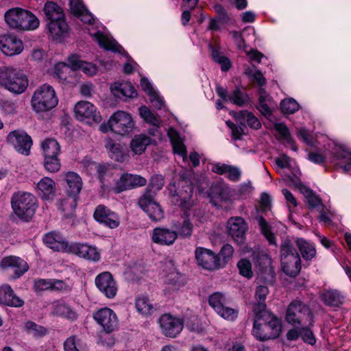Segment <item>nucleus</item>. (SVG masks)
Here are the masks:
<instances>
[{
  "label": "nucleus",
  "mask_w": 351,
  "mask_h": 351,
  "mask_svg": "<svg viewBox=\"0 0 351 351\" xmlns=\"http://www.w3.org/2000/svg\"><path fill=\"white\" fill-rule=\"evenodd\" d=\"M287 180L291 183V185L296 188H298L300 190V191L306 198L307 202H308L311 206L318 207L319 208H320L321 206H322L321 204L320 199L318 198V197L316 196L310 189L302 184L300 180L297 178L296 176H294V177L288 176Z\"/></svg>",
  "instance_id": "nucleus-30"
},
{
  "label": "nucleus",
  "mask_w": 351,
  "mask_h": 351,
  "mask_svg": "<svg viewBox=\"0 0 351 351\" xmlns=\"http://www.w3.org/2000/svg\"><path fill=\"white\" fill-rule=\"evenodd\" d=\"M0 303L14 307H21L24 304V301L16 295L11 287L3 285L0 287Z\"/></svg>",
  "instance_id": "nucleus-29"
},
{
  "label": "nucleus",
  "mask_w": 351,
  "mask_h": 351,
  "mask_svg": "<svg viewBox=\"0 0 351 351\" xmlns=\"http://www.w3.org/2000/svg\"><path fill=\"white\" fill-rule=\"evenodd\" d=\"M6 23L12 28L34 30L40 25L38 19L31 12L19 8L10 9L5 14Z\"/></svg>",
  "instance_id": "nucleus-3"
},
{
  "label": "nucleus",
  "mask_w": 351,
  "mask_h": 351,
  "mask_svg": "<svg viewBox=\"0 0 351 351\" xmlns=\"http://www.w3.org/2000/svg\"><path fill=\"white\" fill-rule=\"evenodd\" d=\"M53 313L71 321L76 320L78 317L76 311L64 301H57L53 304Z\"/></svg>",
  "instance_id": "nucleus-34"
},
{
  "label": "nucleus",
  "mask_w": 351,
  "mask_h": 351,
  "mask_svg": "<svg viewBox=\"0 0 351 351\" xmlns=\"http://www.w3.org/2000/svg\"><path fill=\"white\" fill-rule=\"evenodd\" d=\"M93 217L97 222L112 229L117 228L120 224L118 215L103 204L96 207Z\"/></svg>",
  "instance_id": "nucleus-20"
},
{
  "label": "nucleus",
  "mask_w": 351,
  "mask_h": 351,
  "mask_svg": "<svg viewBox=\"0 0 351 351\" xmlns=\"http://www.w3.org/2000/svg\"><path fill=\"white\" fill-rule=\"evenodd\" d=\"M281 332V322L268 311L254 314L252 335L260 341L276 338Z\"/></svg>",
  "instance_id": "nucleus-1"
},
{
  "label": "nucleus",
  "mask_w": 351,
  "mask_h": 351,
  "mask_svg": "<svg viewBox=\"0 0 351 351\" xmlns=\"http://www.w3.org/2000/svg\"><path fill=\"white\" fill-rule=\"evenodd\" d=\"M25 329L27 333L36 337H43L47 333V328L31 321L25 323Z\"/></svg>",
  "instance_id": "nucleus-54"
},
{
  "label": "nucleus",
  "mask_w": 351,
  "mask_h": 351,
  "mask_svg": "<svg viewBox=\"0 0 351 351\" xmlns=\"http://www.w3.org/2000/svg\"><path fill=\"white\" fill-rule=\"evenodd\" d=\"M229 101L237 106H243L248 104L249 97L245 93L237 88L229 97Z\"/></svg>",
  "instance_id": "nucleus-55"
},
{
  "label": "nucleus",
  "mask_w": 351,
  "mask_h": 351,
  "mask_svg": "<svg viewBox=\"0 0 351 351\" xmlns=\"http://www.w3.org/2000/svg\"><path fill=\"white\" fill-rule=\"evenodd\" d=\"M97 288L106 298H114L117 293L118 287L112 275L108 271H104L98 274L95 279Z\"/></svg>",
  "instance_id": "nucleus-16"
},
{
  "label": "nucleus",
  "mask_w": 351,
  "mask_h": 351,
  "mask_svg": "<svg viewBox=\"0 0 351 351\" xmlns=\"http://www.w3.org/2000/svg\"><path fill=\"white\" fill-rule=\"evenodd\" d=\"M300 337L305 343L312 346L315 344L316 339L308 326L300 328Z\"/></svg>",
  "instance_id": "nucleus-64"
},
{
  "label": "nucleus",
  "mask_w": 351,
  "mask_h": 351,
  "mask_svg": "<svg viewBox=\"0 0 351 351\" xmlns=\"http://www.w3.org/2000/svg\"><path fill=\"white\" fill-rule=\"evenodd\" d=\"M258 221L261 227V232L268 241L269 243L276 246L277 242L276 237L271 232L270 226L266 222L265 219L262 217H260L258 218Z\"/></svg>",
  "instance_id": "nucleus-52"
},
{
  "label": "nucleus",
  "mask_w": 351,
  "mask_h": 351,
  "mask_svg": "<svg viewBox=\"0 0 351 351\" xmlns=\"http://www.w3.org/2000/svg\"><path fill=\"white\" fill-rule=\"evenodd\" d=\"M111 89L113 94L117 97H121V96L134 97L136 95V92L134 86L130 82L115 83L111 87Z\"/></svg>",
  "instance_id": "nucleus-41"
},
{
  "label": "nucleus",
  "mask_w": 351,
  "mask_h": 351,
  "mask_svg": "<svg viewBox=\"0 0 351 351\" xmlns=\"http://www.w3.org/2000/svg\"><path fill=\"white\" fill-rule=\"evenodd\" d=\"M75 117L81 121L90 123L91 121L99 122L101 116L96 107L90 102L81 101L77 102L74 108Z\"/></svg>",
  "instance_id": "nucleus-18"
},
{
  "label": "nucleus",
  "mask_w": 351,
  "mask_h": 351,
  "mask_svg": "<svg viewBox=\"0 0 351 351\" xmlns=\"http://www.w3.org/2000/svg\"><path fill=\"white\" fill-rule=\"evenodd\" d=\"M237 267L239 273L244 277L251 278L253 276V271L252 269V264L247 259L243 258L237 263Z\"/></svg>",
  "instance_id": "nucleus-61"
},
{
  "label": "nucleus",
  "mask_w": 351,
  "mask_h": 351,
  "mask_svg": "<svg viewBox=\"0 0 351 351\" xmlns=\"http://www.w3.org/2000/svg\"><path fill=\"white\" fill-rule=\"evenodd\" d=\"M176 234L178 237L182 238L189 239L193 235V224L191 220L186 217L185 218L177 227Z\"/></svg>",
  "instance_id": "nucleus-47"
},
{
  "label": "nucleus",
  "mask_w": 351,
  "mask_h": 351,
  "mask_svg": "<svg viewBox=\"0 0 351 351\" xmlns=\"http://www.w3.org/2000/svg\"><path fill=\"white\" fill-rule=\"evenodd\" d=\"M36 192L43 199H52L56 193V182L49 177H44L37 183Z\"/></svg>",
  "instance_id": "nucleus-27"
},
{
  "label": "nucleus",
  "mask_w": 351,
  "mask_h": 351,
  "mask_svg": "<svg viewBox=\"0 0 351 351\" xmlns=\"http://www.w3.org/2000/svg\"><path fill=\"white\" fill-rule=\"evenodd\" d=\"M158 323L163 335L169 337H176L183 329L184 322L182 319L170 314L162 315Z\"/></svg>",
  "instance_id": "nucleus-17"
},
{
  "label": "nucleus",
  "mask_w": 351,
  "mask_h": 351,
  "mask_svg": "<svg viewBox=\"0 0 351 351\" xmlns=\"http://www.w3.org/2000/svg\"><path fill=\"white\" fill-rule=\"evenodd\" d=\"M8 142L12 145L16 152L28 156L32 145V140L25 132L14 130L8 135Z\"/></svg>",
  "instance_id": "nucleus-13"
},
{
  "label": "nucleus",
  "mask_w": 351,
  "mask_h": 351,
  "mask_svg": "<svg viewBox=\"0 0 351 351\" xmlns=\"http://www.w3.org/2000/svg\"><path fill=\"white\" fill-rule=\"evenodd\" d=\"M235 117L241 124L243 125L244 121H246L250 128L256 130L260 128L261 125L259 120L252 112L247 110H241L235 113Z\"/></svg>",
  "instance_id": "nucleus-44"
},
{
  "label": "nucleus",
  "mask_w": 351,
  "mask_h": 351,
  "mask_svg": "<svg viewBox=\"0 0 351 351\" xmlns=\"http://www.w3.org/2000/svg\"><path fill=\"white\" fill-rule=\"evenodd\" d=\"M258 94V110L266 117L271 115V106L272 104V99L271 97L263 88H259Z\"/></svg>",
  "instance_id": "nucleus-40"
},
{
  "label": "nucleus",
  "mask_w": 351,
  "mask_h": 351,
  "mask_svg": "<svg viewBox=\"0 0 351 351\" xmlns=\"http://www.w3.org/2000/svg\"><path fill=\"white\" fill-rule=\"evenodd\" d=\"M216 313L224 319L230 322L236 320L238 317L237 309L226 306V305L223 306Z\"/></svg>",
  "instance_id": "nucleus-59"
},
{
  "label": "nucleus",
  "mask_w": 351,
  "mask_h": 351,
  "mask_svg": "<svg viewBox=\"0 0 351 351\" xmlns=\"http://www.w3.org/2000/svg\"><path fill=\"white\" fill-rule=\"evenodd\" d=\"M64 348L65 351H88L86 345L75 336H71L66 339Z\"/></svg>",
  "instance_id": "nucleus-48"
},
{
  "label": "nucleus",
  "mask_w": 351,
  "mask_h": 351,
  "mask_svg": "<svg viewBox=\"0 0 351 351\" xmlns=\"http://www.w3.org/2000/svg\"><path fill=\"white\" fill-rule=\"evenodd\" d=\"M267 265L261 269L258 280L269 284L275 280V272L271 266V261L267 258Z\"/></svg>",
  "instance_id": "nucleus-49"
},
{
  "label": "nucleus",
  "mask_w": 351,
  "mask_h": 351,
  "mask_svg": "<svg viewBox=\"0 0 351 351\" xmlns=\"http://www.w3.org/2000/svg\"><path fill=\"white\" fill-rule=\"evenodd\" d=\"M68 253L93 262H97L101 258L100 252L97 247L86 243H73L70 244Z\"/></svg>",
  "instance_id": "nucleus-14"
},
{
  "label": "nucleus",
  "mask_w": 351,
  "mask_h": 351,
  "mask_svg": "<svg viewBox=\"0 0 351 351\" xmlns=\"http://www.w3.org/2000/svg\"><path fill=\"white\" fill-rule=\"evenodd\" d=\"M135 306L137 311L145 315L149 314L153 308L152 304L145 296L138 297L136 299Z\"/></svg>",
  "instance_id": "nucleus-51"
},
{
  "label": "nucleus",
  "mask_w": 351,
  "mask_h": 351,
  "mask_svg": "<svg viewBox=\"0 0 351 351\" xmlns=\"http://www.w3.org/2000/svg\"><path fill=\"white\" fill-rule=\"evenodd\" d=\"M146 184L147 180L145 178L139 175L125 173L115 182L112 191L116 193H120L125 191L145 186Z\"/></svg>",
  "instance_id": "nucleus-12"
},
{
  "label": "nucleus",
  "mask_w": 351,
  "mask_h": 351,
  "mask_svg": "<svg viewBox=\"0 0 351 351\" xmlns=\"http://www.w3.org/2000/svg\"><path fill=\"white\" fill-rule=\"evenodd\" d=\"M332 162H337L346 173L351 172V151L342 145H335Z\"/></svg>",
  "instance_id": "nucleus-24"
},
{
  "label": "nucleus",
  "mask_w": 351,
  "mask_h": 351,
  "mask_svg": "<svg viewBox=\"0 0 351 351\" xmlns=\"http://www.w3.org/2000/svg\"><path fill=\"white\" fill-rule=\"evenodd\" d=\"M195 254L197 264L202 267L208 270H213L220 267L219 258L210 250L197 247Z\"/></svg>",
  "instance_id": "nucleus-19"
},
{
  "label": "nucleus",
  "mask_w": 351,
  "mask_h": 351,
  "mask_svg": "<svg viewBox=\"0 0 351 351\" xmlns=\"http://www.w3.org/2000/svg\"><path fill=\"white\" fill-rule=\"evenodd\" d=\"M280 262L282 271L291 277L297 276L301 269L300 257L291 242L284 240L280 245Z\"/></svg>",
  "instance_id": "nucleus-6"
},
{
  "label": "nucleus",
  "mask_w": 351,
  "mask_h": 351,
  "mask_svg": "<svg viewBox=\"0 0 351 351\" xmlns=\"http://www.w3.org/2000/svg\"><path fill=\"white\" fill-rule=\"evenodd\" d=\"M72 289V285L66 281L51 278V291L64 293L69 292Z\"/></svg>",
  "instance_id": "nucleus-62"
},
{
  "label": "nucleus",
  "mask_w": 351,
  "mask_h": 351,
  "mask_svg": "<svg viewBox=\"0 0 351 351\" xmlns=\"http://www.w3.org/2000/svg\"><path fill=\"white\" fill-rule=\"evenodd\" d=\"M139 114L141 117L149 124L158 126L160 123L159 117L145 106L139 108Z\"/></svg>",
  "instance_id": "nucleus-50"
},
{
  "label": "nucleus",
  "mask_w": 351,
  "mask_h": 351,
  "mask_svg": "<svg viewBox=\"0 0 351 351\" xmlns=\"http://www.w3.org/2000/svg\"><path fill=\"white\" fill-rule=\"evenodd\" d=\"M105 147L108 150L110 157L115 161L123 162L128 158L123 147L121 144L115 143L110 138H106Z\"/></svg>",
  "instance_id": "nucleus-35"
},
{
  "label": "nucleus",
  "mask_w": 351,
  "mask_h": 351,
  "mask_svg": "<svg viewBox=\"0 0 351 351\" xmlns=\"http://www.w3.org/2000/svg\"><path fill=\"white\" fill-rule=\"evenodd\" d=\"M153 242L161 245H171L178 239V234L176 230L166 228H156L152 234Z\"/></svg>",
  "instance_id": "nucleus-25"
},
{
  "label": "nucleus",
  "mask_w": 351,
  "mask_h": 351,
  "mask_svg": "<svg viewBox=\"0 0 351 351\" xmlns=\"http://www.w3.org/2000/svg\"><path fill=\"white\" fill-rule=\"evenodd\" d=\"M43 241L49 248L55 251H62L68 253L70 244L64 237L58 232H50L43 237Z\"/></svg>",
  "instance_id": "nucleus-26"
},
{
  "label": "nucleus",
  "mask_w": 351,
  "mask_h": 351,
  "mask_svg": "<svg viewBox=\"0 0 351 351\" xmlns=\"http://www.w3.org/2000/svg\"><path fill=\"white\" fill-rule=\"evenodd\" d=\"M41 148L44 157L59 156L60 146L53 138H47L41 143Z\"/></svg>",
  "instance_id": "nucleus-43"
},
{
  "label": "nucleus",
  "mask_w": 351,
  "mask_h": 351,
  "mask_svg": "<svg viewBox=\"0 0 351 351\" xmlns=\"http://www.w3.org/2000/svg\"><path fill=\"white\" fill-rule=\"evenodd\" d=\"M93 318L107 333L117 328L118 319L116 313L110 308L104 307L97 311L93 314Z\"/></svg>",
  "instance_id": "nucleus-15"
},
{
  "label": "nucleus",
  "mask_w": 351,
  "mask_h": 351,
  "mask_svg": "<svg viewBox=\"0 0 351 351\" xmlns=\"http://www.w3.org/2000/svg\"><path fill=\"white\" fill-rule=\"evenodd\" d=\"M48 30L53 40H59L64 38L69 32L68 25L65 21L64 17L49 21Z\"/></svg>",
  "instance_id": "nucleus-32"
},
{
  "label": "nucleus",
  "mask_w": 351,
  "mask_h": 351,
  "mask_svg": "<svg viewBox=\"0 0 351 351\" xmlns=\"http://www.w3.org/2000/svg\"><path fill=\"white\" fill-rule=\"evenodd\" d=\"M245 73L249 77H253L254 82L260 86V88L265 84L266 80L263 73L260 71L256 70V68H248L245 70Z\"/></svg>",
  "instance_id": "nucleus-63"
},
{
  "label": "nucleus",
  "mask_w": 351,
  "mask_h": 351,
  "mask_svg": "<svg viewBox=\"0 0 351 351\" xmlns=\"http://www.w3.org/2000/svg\"><path fill=\"white\" fill-rule=\"evenodd\" d=\"M68 62L73 71L81 70L88 76L95 75L98 71V68L95 64L82 60L75 55L69 56Z\"/></svg>",
  "instance_id": "nucleus-31"
},
{
  "label": "nucleus",
  "mask_w": 351,
  "mask_h": 351,
  "mask_svg": "<svg viewBox=\"0 0 351 351\" xmlns=\"http://www.w3.org/2000/svg\"><path fill=\"white\" fill-rule=\"evenodd\" d=\"M171 140L173 152L180 156L184 161L187 160L186 148L178 132L173 128H169L167 132Z\"/></svg>",
  "instance_id": "nucleus-36"
},
{
  "label": "nucleus",
  "mask_w": 351,
  "mask_h": 351,
  "mask_svg": "<svg viewBox=\"0 0 351 351\" xmlns=\"http://www.w3.org/2000/svg\"><path fill=\"white\" fill-rule=\"evenodd\" d=\"M110 125L112 132L124 136L133 131L135 122L128 112L117 110L110 116Z\"/></svg>",
  "instance_id": "nucleus-8"
},
{
  "label": "nucleus",
  "mask_w": 351,
  "mask_h": 351,
  "mask_svg": "<svg viewBox=\"0 0 351 351\" xmlns=\"http://www.w3.org/2000/svg\"><path fill=\"white\" fill-rule=\"evenodd\" d=\"M151 143V138L145 134H137L131 140L130 146L134 154H142Z\"/></svg>",
  "instance_id": "nucleus-38"
},
{
  "label": "nucleus",
  "mask_w": 351,
  "mask_h": 351,
  "mask_svg": "<svg viewBox=\"0 0 351 351\" xmlns=\"http://www.w3.org/2000/svg\"><path fill=\"white\" fill-rule=\"evenodd\" d=\"M169 190L173 204H178L186 209H189L193 206V201L191 200L193 188L191 185L187 184L184 190L178 191L176 189L175 184H172L169 186Z\"/></svg>",
  "instance_id": "nucleus-22"
},
{
  "label": "nucleus",
  "mask_w": 351,
  "mask_h": 351,
  "mask_svg": "<svg viewBox=\"0 0 351 351\" xmlns=\"http://www.w3.org/2000/svg\"><path fill=\"white\" fill-rule=\"evenodd\" d=\"M322 300L328 306H339L343 304L344 298L337 290H329L322 293Z\"/></svg>",
  "instance_id": "nucleus-45"
},
{
  "label": "nucleus",
  "mask_w": 351,
  "mask_h": 351,
  "mask_svg": "<svg viewBox=\"0 0 351 351\" xmlns=\"http://www.w3.org/2000/svg\"><path fill=\"white\" fill-rule=\"evenodd\" d=\"M70 65H66L63 62H58L55 65L54 75L62 82H69L68 74L71 71Z\"/></svg>",
  "instance_id": "nucleus-53"
},
{
  "label": "nucleus",
  "mask_w": 351,
  "mask_h": 351,
  "mask_svg": "<svg viewBox=\"0 0 351 351\" xmlns=\"http://www.w3.org/2000/svg\"><path fill=\"white\" fill-rule=\"evenodd\" d=\"M0 269L5 272H12L11 279L21 277L29 269L28 264L21 258L16 256L3 257L0 261Z\"/></svg>",
  "instance_id": "nucleus-10"
},
{
  "label": "nucleus",
  "mask_w": 351,
  "mask_h": 351,
  "mask_svg": "<svg viewBox=\"0 0 351 351\" xmlns=\"http://www.w3.org/2000/svg\"><path fill=\"white\" fill-rule=\"evenodd\" d=\"M44 12L49 21L64 17L63 10L56 3L49 1L44 7Z\"/></svg>",
  "instance_id": "nucleus-46"
},
{
  "label": "nucleus",
  "mask_w": 351,
  "mask_h": 351,
  "mask_svg": "<svg viewBox=\"0 0 351 351\" xmlns=\"http://www.w3.org/2000/svg\"><path fill=\"white\" fill-rule=\"evenodd\" d=\"M70 10L72 14L78 17L84 23L93 24L95 19L87 10L82 0H70Z\"/></svg>",
  "instance_id": "nucleus-33"
},
{
  "label": "nucleus",
  "mask_w": 351,
  "mask_h": 351,
  "mask_svg": "<svg viewBox=\"0 0 351 351\" xmlns=\"http://www.w3.org/2000/svg\"><path fill=\"white\" fill-rule=\"evenodd\" d=\"M138 206L152 221H160L164 218L161 206L155 200L154 194L146 190L138 199Z\"/></svg>",
  "instance_id": "nucleus-9"
},
{
  "label": "nucleus",
  "mask_w": 351,
  "mask_h": 351,
  "mask_svg": "<svg viewBox=\"0 0 351 351\" xmlns=\"http://www.w3.org/2000/svg\"><path fill=\"white\" fill-rule=\"evenodd\" d=\"M165 282L173 289H178L184 285L182 275L176 271L169 274L166 277Z\"/></svg>",
  "instance_id": "nucleus-60"
},
{
  "label": "nucleus",
  "mask_w": 351,
  "mask_h": 351,
  "mask_svg": "<svg viewBox=\"0 0 351 351\" xmlns=\"http://www.w3.org/2000/svg\"><path fill=\"white\" fill-rule=\"evenodd\" d=\"M58 104V99L54 88L47 84L38 87L31 99L32 108L36 112L49 111L55 108Z\"/></svg>",
  "instance_id": "nucleus-5"
},
{
  "label": "nucleus",
  "mask_w": 351,
  "mask_h": 351,
  "mask_svg": "<svg viewBox=\"0 0 351 351\" xmlns=\"http://www.w3.org/2000/svg\"><path fill=\"white\" fill-rule=\"evenodd\" d=\"M88 32L101 47L114 52H121L122 47L114 39L104 34L99 30L93 32V29H88Z\"/></svg>",
  "instance_id": "nucleus-28"
},
{
  "label": "nucleus",
  "mask_w": 351,
  "mask_h": 351,
  "mask_svg": "<svg viewBox=\"0 0 351 351\" xmlns=\"http://www.w3.org/2000/svg\"><path fill=\"white\" fill-rule=\"evenodd\" d=\"M208 47L213 60L220 65L223 71H228L232 66V63L230 59L226 57L223 53L213 44H209Z\"/></svg>",
  "instance_id": "nucleus-39"
},
{
  "label": "nucleus",
  "mask_w": 351,
  "mask_h": 351,
  "mask_svg": "<svg viewBox=\"0 0 351 351\" xmlns=\"http://www.w3.org/2000/svg\"><path fill=\"white\" fill-rule=\"evenodd\" d=\"M228 233L238 243H243L247 229L244 219L240 217H232L228 221Z\"/></svg>",
  "instance_id": "nucleus-23"
},
{
  "label": "nucleus",
  "mask_w": 351,
  "mask_h": 351,
  "mask_svg": "<svg viewBox=\"0 0 351 351\" xmlns=\"http://www.w3.org/2000/svg\"><path fill=\"white\" fill-rule=\"evenodd\" d=\"M24 49L23 41L13 34L0 36V49L8 56L20 54Z\"/></svg>",
  "instance_id": "nucleus-21"
},
{
  "label": "nucleus",
  "mask_w": 351,
  "mask_h": 351,
  "mask_svg": "<svg viewBox=\"0 0 351 351\" xmlns=\"http://www.w3.org/2000/svg\"><path fill=\"white\" fill-rule=\"evenodd\" d=\"M45 169L51 173L58 172L61 167L58 156L44 157Z\"/></svg>",
  "instance_id": "nucleus-57"
},
{
  "label": "nucleus",
  "mask_w": 351,
  "mask_h": 351,
  "mask_svg": "<svg viewBox=\"0 0 351 351\" xmlns=\"http://www.w3.org/2000/svg\"><path fill=\"white\" fill-rule=\"evenodd\" d=\"M12 208L14 214L24 221H29L37 208L36 197L32 193L24 191L14 193L11 198Z\"/></svg>",
  "instance_id": "nucleus-4"
},
{
  "label": "nucleus",
  "mask_w": 351,
  "mask_h": 351,
  "mask_svg": "<svg viewBox=\"0 0 351 351\" xmlns=\"http://www.w3.org/2000/svg\"><path fill=\"white\" fill-rule=\"evenodd\" d=\"M299 108L298 103L292 98L285 99L280 103V109L284 114H293Z\"/></svg>",
  "instance_id": "nucleus-56"
},
{
  "label": "nucleus",
  "mask_w": 351,
  "mask_h": 351,
  "mask_svg": "<svg viewBox=\"0 0 351 351\" xmlns=\"http://www.w3.org/2000/svg\"><path fill=\"white\" fill-rule=\"evenodd\" d=\"M295 243L301 253L302 258L305 260H311L316 255L315 246L302 238H297Z\"/></svg>",
  "instance_id": "nucleus-42"
},
{
  "label": "nucleus",
  "mask_w": 351,
  "mask_h": 351,
  "mask_svg": "<svg viewBox=\"0 0 351 351\" xmlns=\"http://www.w3.org/2000/svg\"><path fill=\"white\" fill-rule=\"evenodd\" d=\"M210 306L217 312L226 304L225 296L219 292L213 293L208 298Z\"/></svg>",
  "instance_id": "nucleus-58"
},
{
  "label": "nucleus",
  "mask_w": 351,
  "mask_h": 351,
  "mask_svg": "<svg viewBox=\"0 0 351 351\" xmlns=\"http://www.w3.org/2000/svg\"><path fill=\"white\" fill-rule=\"evenodd\" d=\"M269 293V289L267 286L259 285L255 291V299L256 302L253 307L254 313H258L266 311L265 300Z\"/></svg>",
  "instance_id": "nucleus-37"
},
{
  "label": "nucleus",
  "mask_w": 351,
  "mask_h": 351,
  "mask_svg": "<svg viewBox=\"0 0 351 351\" xmlns=\"http://www.w3.org/2000/svg\"><path fill=\"white\" fill-rule=\"evenodd\" d=\"M0 86L14 94H21L28 86V79L19 69L2 66H0Z\"/></svg>",
  "instance_id": "nucleus-2"
},
{
  "label": "nucleus",
  "mask_w": 351,
  "mask_h": 351,
  "mask_svg": "<svg viewBox=\"0 0 351 351\" xmlns=\"http://www.w3.org/2000/svg\"><path fill=\"white\" fill-rule=\"evenodd\" d=\"M62 176L66 184V191L69 195L66 202H69L70 208H74L77 205V197L82 189V180L80 175L74 171L64 172Z\"/></svg>",
  "instance_id": "nucleus-11"
},
{
  "label": "nucleus",
  "mask_w": 351,
  "mask_h": 351,
  "mask_svg": "<svg viewBox=\"0 0 351 351\" xmlns=\"http://www.w3.org/2000/svg\"><path fill=\"white\" fill-rule=\"evenodd\" d=\"M286 321L291 325H313V317L309 308L300 300H294L288 306Z\"/></svg>",
  "instance_id": "nucleus-7"
}]
</instances>
